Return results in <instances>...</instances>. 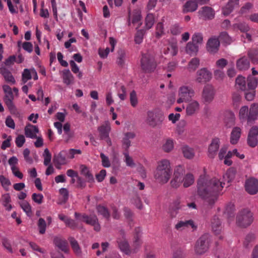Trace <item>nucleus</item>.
<instances>
[{
	"label": "nucleus",
	"instance_id": "f257e3e1",
	"mask_svg": "<svg viewBox=\"0 0 258 258\" xmlns=\"http://www.w3.org/2000/svg\"><path fill=\"white\" fill-rule=\"evenodd\" d=\"M225 185L229 186L227 178H223L220 181L216 177L208 178L205 175H201L197 180V195L212 207Z\"/></svg>",
	"mask_w": 258,
	"mask_h": 258
},
{
	"label": "nucleus",
	"instance_id": "f03ea898",
	"mask_svg": "<svg viewBox=\"0 0 258 258\" xmlns=\"http://www.w3.org/2000/svg\"><path fill=\"white\" fill-rule=\"evenodd\" d=\"M171 171L170 163L167 160L158 162V166L154 173L155 178L162 184L167 183L170 178Z\"/></svg>",
	"mask_w": 258,
	"mask_h": 258
},
{
	"label": "nucleus",
	"instance_id": "7ed1b4c3",
	"mask_svg": "<svg viewBox=\"0 0 258 258\" xmlns=\"http://www.w3.org/2000/svg\"><path fill=\"white\" fill-rule=\"evenodd\" d=\"M253 215L251 211L244 209L240 211L236 217V224L240 227L246 228L253 222Z\"/></svg>",
	"mask_w": 258,
	"mask_h": 258
},
{
	"label": "nucleus",
	"instance_id": "20e7f679",
	"mask_svg": "<svg viewBox=\"0 0 258 258\" xmlns=\"http://www.w3.org/2000/svg\"><path fill=\"white\" fill-rule=\"evenodd\" d=\"M140 62L141 69L144 73L153 72L157 67L154 57L149 54H143Z\"/></svg>",
	"mask_w": 258,
	"mask_h": 258
},
{
	"label": "nucleus",
	"instance_id": "39448f33",
	"mask_svg": "<svg viewBox=\"0 0 258 258\" xmlns=\"http://www.w3.org/2000/svg\"><path fill=\"white\" fill-rule=\"evenodd\" d=\"M210 236L205 233L202 235L197 241L195 245V252L196 254L201 255L206 252L209 247Z\"/></svg>",
	"mask_w": 258,
	"mask_h": 258
},
{
	"label": "nucleus",
	"instance_id": "423d86ee",
	"mask_svg": "<svg viewBox=\"0 0 258 258\" xmlns=\"http://www.w3.org/2000/svg\"><path fill=\"white\" fill-rule=\"evenodd\" d=\"M185 174V170L182 166L179 165L174 169L173 179L170 182L172 187L177 188L183 181V175Z\"/></svg>",
	"mask_w": 258,
	"mask_h": 258
},
{
	"label": "nucleus",
	"instance_id": "0eeeda50",
	"mask_svg": "<svg viewBox=\"0 0 258 258\" xmlns=\"http://www.w3.org/2000/svg\"><path fill=\"white\" fill-rule=\"evenodd\" d=\"M110 129V123L108 121H106L104 124L98 127L100 139L105 140L109 146H111L112 145L111 140L109 137Z\"/></svg>",
	"mask_w": 258,
	"mask_h": 258
},
{
	"label": "nucleus",
	"instance_id": "6e6552de",
	"mask_svg": "<svg viewBox=\"0 0 258 258\" xmlns=\"http://www.w3.org/2000/svg\"><path fill=\"white\" fill-rule=\"evenodd\" d=\"M215 93L214 87L212 85H206L204 87L202 95L204 103L208 104L211 103L214 99Z\"/></svg>",
	"mask_w": 258,
	"mask_h": 258
},
{
	"label": "nucleus",
	"instance_id": "1a4fd4ad",
	"mask_svg": "<svg viewBox=\"0 0 258 258\" xmlns=\"http://www.w3.org/2000/svg\"><path fill=\"white\" fill-rule=\"evenodd\" d=\"M82 220L86 224L93 226L96 231L100 230V225L99 223L98 219L95 215L88 216L85 214L82 215Z\"/></svg>",
	"mask_w": 258,
	"mask_h": 258
},
{
	"label": "nucleus",
	"instance_id": "9d476101",
	"mask_svg": "<svg viewBox=\"0 0 258 258\" xmlns=\"http://www.w3.org/2000/svg\"><path fill=\"white\" fill-rule=\"evenodd\" d=\"M220 46V40L218 37L213 36L209 38L207 43V51L211 54L218 52Z\"/></svg>",
	"mask_w": 258,
	"mask_h": 258
},
{
	"label": "nucleus",
	"instance_id": "9b49d317",
	"mask_svg": "<svg viewBox=\"0 0 258 258\" xmlns=\"http://www.w3.org/2000/svg\"><path fill=\"white\" fill-rule=\"evenodd\" d=\"M212 78V74L207 68H204L197 72L196 81L198 83H206Z\"/></svg>",
	"mask_w": 258,
	"mask_h": 258
},
{
	"label": "nucleus",
	"instance_id": "f8f14e48",
	"mask_svg": "<svg viewBox=\"0 0 258 258\" xmlns=\"http://www.w3.org/2000/svg\"><path fill=\"white\" fill-rule=\"evenodd\" d=\"M246 191L250 195H255L258 192V180L251 178L246 180L245 183Z\"/></svg>",
	"mask_w": 258,
	"mask_h": 258
},
{
	"label": "nucleus",
	"instance_id": "ddd939ff",
	"mask_svg": "<svg viewBox=\"0 0 258 258\" xmlns=\"http://www.w3.org/2000/svg\"><path fill=\"white\" fill-rule=\"evenodd\" d=\"M258 126H253L249 130L247 136V144L251 147H254L257 144Z\"/></svg>",
	"mask_w": 258,
	"mask_h": 258
},
{
	"label": "nucleus",
	"instance_id": "4468645a",
	"mask_svg": "<svg viewBox=\"0 0 258 258\" xmlns=\"http://www.w3.org/2000/svg\"><path fill=\"white\" fill-rule=\"evenodd\" d=\"M200 18L203 20H211L214 18L215 13L213 9L209 7L205 6L198 12Z\"/></svg>",
	"mask_w": 258,
	"mask_h": 258
},
{
	"label": "nucleus",
	"instance_id": "2eb2a0df",
	"mask_svg": "<svg viewBox=\"0 0 258 258\" xmlns=\"http://www.w3.org/2000/svg\"><path fill=\"white\" fill-rule=\"evenodd\" d=\"M163 118L162 117L157 119L156 115L153 111H148L146 122L151 127H155L157 125L160 124Z\"/></svg>",
	"mask_w": 258,
	"mask_h": 258
},
{
	"label": "nucleus",
	"instance_id": "dca6fc26",
	"mask_svg": "<svg viewBox=\"0 0 258 258\" xmlns=\"http://www.w3.org/2000/svg\"><path fill=\"white\" fill-rule=\"evenodd\" d=\"M219 146L220 139L218 138L213 139L208 148V156L210 158H214L216 155Z\"/></svg>",
	"mask_w": 258,
	"mask_h": 258
},
{
	"label": "nucleus",
	"instance_id": "f3484780",
	"mask_svg": "<svg viewBox=\"0 0 258 258\" xmlns=\"http://www.w3.org/2000/svg\"><path fill=\"white\" fill-rule=\"evenodd\" d=\"M195 94L194 91L187 87L183 86L180 88L178 95L185 100V102L189 101Z\"/></svg>",
	"mask_w": 258,
	"mask_h": 258
},
{
	"label": "nucleus",
	"instance_id": "a211bd4d",
	"mask_svg": "<svg viewBox=\"0 0 258 258\" xmlns=\"http://www.w3.org/2000/svg\"><path fill=\"white\" fill-rule=\"evenodd\" d=\"M80 173L83 175L87 182L89 183L94 182V178L92 173L89 168L85 165L82 164L80 166Z\"/></svg>",
	"mask_w": 258,
	"mask_h": 258
},
{
	"label": "nucleus",
	"instance_id": "6ab92c4d",
	"mask_svg": "<svg viewBox=\"0 0 258 258\" xmlns=\"http://www.w3.org/2000/svg\"><path fill=\"white\" fill-rule=\"evenodd\" d=\"M117 242L120 250L126 255H130L132 253L129 243L126 238L117 239Z\"/></svg>",
	"mask_w": 258,
	"mask_h": 258
},
{
	"label": "nucleus",
	"instance_id": "aec40b11",
	"mask_svg": "<svg viewBox=\"0 0 258 258\" xmlns=\"http://www.w3.org/2000/svg\"><path fill=\"white\" fill-rule=\"evenodd\" d=\"M53 243L61 251L65 253L68 252L69 248L66 240L59 237H55L53 239Z\"/></svg>",
	"mask_w": 258,
	"mask_h": 258
},
{
	"label": "nucleus",
	"instance_id": "412c9836",
	"mask_svg": "<svg viewBox=\"0 0 258 258\" xmlns=\"http://www.w3.org/2000/svg\"><path fill=\"white\" fill-rule=\"evenodd\" d=\"M66 153L67 152L66 151H62L57 155L54 156L53 161L55 163V166L57 168L60 169V165H63L66 163Z\"/></svg>",
	"mask_w": 258,
	"mask_h": 258
},
{
	"label": "nucleus",
	"instance_id": "4be33fe9",
	"mask_svg": "<svg viewBox=\"0 0 258 258\" xmlns=\"http://www.w3.org/2000/svg\"><path fill=\"white\" fill-rule=\"evenodd\" d=\"M71 246L75 252V253L78 256L81 257L82 255V252L81 248L78 242V241L75 239L74 237L70 236L68 238Z\"/></svg>",
	"mask_w": 258,
	"mask_h": 258
},
{
	"label": "nucleus",
	"instance_id": "5701e85b",
	"mask_svg": "<svg viewBox=\"0 0 258 258\" xmlns=\"http://www.w3.org/2000/svg\"><path fill=\"white\" fill-rule=\"evenodd\" d=\"M0 73L3 76L6 82L13 84H15L16 81L15 78L8 69L2 67L0 68Z\"/></svg>",
	"mask_w": 258,
	"mask_h": 258
},
{
	"label": "nucleus",
	"instance_id": "b1692460",
	"mask_svg": "<svg viewBox=\"0 0 258 258\" xmlns=\"http://www.w3.org/2000/svg\"><path fill=\"white\" fill-rule=\"evenodd\" d=\"M247 54L249 59L253 64H258V47L249 49Z\"/></svg>",
	"mask_w": 258,
	"mask_h": 258
},
{
	"label": "nucleus",
	"instance_id": "393cba45",
	"mask_svg": "<svg viewBox=\"0 0 258 258\" xmlns=\"http://www.w3.org/2000/svg\"><path fill=\"white\" fill-rule=\"evenodd\" d=\"M236 66L241 71L247 70L250 67L249 60L245 56L242 57L237 60Z\"/></svg>",
	"mask_w": 258,
	"mask_h": 258
},
{
	"label": "nucleus",
	"instance_id": "a878e982",
	"mask_svg": "<svg viewBox=\"0 0 258 258\" xmlns=\"http://www.w3.org/2000/svg\"><path fill=\"white\" fill-rule=\"evenodd\" d=\"M224 122L227 127H230L234 124L235 117L233 112L227 111L224 113Z\"/></svg>",
	"mask_w": 258,
	"mask_h": 258
},
{
	"label": "nucleus",
	"instance_id": "bb28decb",
	"mask_svg": "<svg viewBox=\"0 0 258 258\" xmlns=\"http://www.w3.org/2000/svg\"><path fill=\"white\" fill-rule=\"evenodd\" d=\"M212 230L215 234H219L221 231V223L219 218L214 216L211 220Z\"/></svg>",
	"mask_w": 258,
	"mask_h": 258
},
{
	"label": "nucleus",
	"instance_id": "cd10ccee",
	"mask_svg": "<svg viewBox=\"0 0 258 258\" xmlns=\"http://www.w3.org/2000/svg\"><path fill=\"white\" fill-rule=\"evenodd\" d=\"M258 115V104L253 103L248 109V122L255 120Z\"/></svg>",
	"mask_w": 258,
	"mask_h": 258
},
{
	"label": "nucleus",
	"instance_id": "c85d7f7f",
	"mask_svg": "<svg viewBox=\"0 0 258 258\" xmlns=\"http://www.w3.org/2000/svg\"><path fill=\"white\" fill-rule=\"evenodd\" d=\"M183 7V12L185 13L188 12H195L198 9V6L196 1H188L184 5Z\"/></svg>",
	"mask_w": 258,
	"mask_h": 258
},
{
	"label": "nucleus",
	"instance_id": "c756f323",
	"mask_svg": "<svg viewBox=\"0 0 258 258\" xmlns=\"http://www.w3.org/2000/svg\"><path fill=\"white\" fill-rule=\"evenodd\" d=\"M241 135V129L239 127H235L233 128L230 137V143L233 144H236L240 137Z\"/></svg>",
	"mask_w": 258,
	"mask_h": 258
},
{
	"label": "nucleus",
	"instance_id": "7c9ffc66",
	"mask_svg": "<svg viewBox=\"0 0 258 258\" xmlns=\"http://www.w3.org/2000/svg\"><path fill=\"white\" fill-rule=\"evenodd\" d=\"M199 109V104L196 101H194L189 103L186 108V115L190 116L193 115Z\"/></svg>",
	"mask_w": 258,
	"mask_h": 258
},
{
	"label": "nucleus",
	"instance_id": "2f4dec72",
	"mask_svg": "<svg viewBox=\"0 0 258 258\" xmlns=\"http://www.w3.org/2000/svg\"><path fill=\"white\" fill-rule=\"evenodd\" d=\"M180 202L176 200L173 202L170 209V214L172 218L176 217L178 214V210L180 209Z\"/></svg>",
	"mask_w": 258,
	"mask_h": 258
},
{
	"label": "nucleus",
	"instance_id": "473e14b6",
	"mask_svg": "<svg viewBox=\"0 0 258 258\" xmlns=\"http://www.w3.org/2000/svg\"><path fill=\"white\" fill-rule=\"evenodd\" d=\"M63 81L67 85L74 83V78L69 70H64L62 75Z\"/></svg>",
	"mask_w": 258,
	"mask_h": 258
},
{
	"label": "nucleus",
	"instance_id": "72a5a7b5",
	"mask_svg": "<svg viewBox=\"0 0 258 258\" xmlns=\"http://www.w3.org/2000/svg\"><path fill=\"white\" fill-rule=\"evenodd\" d=\"M236 174V169L234 167L230 168L223 175V178H227V183H229L234 179Z\"/></svg>",
	"mask_w": 258,
	"mask_h": 258
},
{
	"label": "nucleus",
	"instance_id": "f704fd0d",
	"mask_svg": "<svg viewBox=\"0 0 258 258\" xmlns=\"http://www.w3.org/2000/svg\"><path fill=\"white\" fill-rule=\"evenodd\" d=\"M199 50V46L192 42H189L186 44V51L190 55L196 54Z\"/></svg>",
	"mask_w": 258,
	"mask_h": 258
},
{
	"label": "nucleus",
	"instance_id": "c9c22d12",
	"mask_svg": "<svg viewBox=\"0 0 258 258\" xmlns=\"http://www.w3.org/2000/svg\"><path fill=\"white\" fill-rule=\"evenodd\" d=\"M97 212L101 215L104 218H106L107 220L110 219V213L108 209L103 206L99 205L96 207Z\"/></svg>",
	"mask_w": 258,
	"mask_h": 258
},
{
	"label": "nucleus",
	"instance_id": "e433bc0d",
	"mask_svg": "<svg viewBox=\"0 0 258 258\" xmlns=\"http://www.w3.org/2000/svg\"><path fill=\"white\" fill-rule=\"evenodd\" d=\"M189 226H191L192 228L195 227L194 222L191 220L179 221L175 225V228L177 230H179Z\"/></svg>",
	"mask_w": 258,
	"mask_h": 258
},
{
	"label": "nucleus",
	"instance_id": "4c0bfd02",
	"mask_svg": "<svg viewBox=\"0 0 258 258\" xmlns=\"http://www.w3.org/2000/svg\"><path fill=\"white\" fill-rule=\"evenodd\" d=\"M195 181L194 175L191 173L186 174L183 178V185L184 187H188L192 185Z\"/></svg>",
	"mask_w": 258,
	"mask_h": 258
},
{
	"label": "nucleus",
	"instance_id": "58836bf2",
	"mask_svg": "<svg viewBox=\"0 0 258 258\" xmlns=\"http://www.w3.org/2000/svg\"><path fill=\"white\" fill-rule=\"evenodd\" d=\"M235 83L237 88L242 91H245L246 90V86L244 77L241 76H238L236 79Z\"/></svg>",
	"mask_w": 258,
	"mask_h": 258
},
{
	"label": "nucleus",
	"instance_id": "ea45409f",
	"mask_svg": "<svg viewBox=\"0 0 258 258\" xmlns=\"http://www.w3.org/2000/svg\"><path fill=\"white\" fill-rule=\"evenodd\" d=\"M3 89L5 93L4 101L8 100V99L14 100V97L11 88L7 85H4L3 86Z\"/></svg>",
	"mask_w": 258,
	"mask_h": 258
},
{
	"label": "nucleus",
	"instance_id": "a19ab883",
	"mask_svg": "<svg viewBox=\"0 0 258 258\" xmlns=\"http://www.w3.org/2000/svg\"><path fill=\"white\" fill-rule=\"evenodd\" d=\"M117 53V64L120 67H122L124 64L125 52L124 50L120 49L118 50Z\"/></svg>",
	"mask_w": 258,
	"mask_h": 258
},
{
	"label": "nucleus",
	"instance_id": "79ce46f5",
	"mask_svg": "<svg viewBox=\"0 0 258 258\" xmlns=\"http://www.w3.org/2000/svg\"><path fill=\"white\" fill-rule=\"evenodd\" d=\"M200 65V60L198 58H194L189 62L188 70L189 72H194Z\"/></svg>",
	"mask_w": 258,
	"mask_h": 258
},
{
	"label": "nucleus",
	"instance_id": "37998d69",
	"mask_svg": "<svg viewBox=\"0 0 258 258\" xmlns=\"http://www.w3.org/2000/svg\"><path fill=\"white\" fill-rule=\"evenodd\" d=\"M182 150L183 155L186 158L192 159L195 156V153L193 149L189 148L188 146L183 147Z\"/></svg>",
	"mask_w": 258,
	"mask_h": 258
},
{
	"label": "nucleus",
	"instance_id": "c03bdc74",
	"mask_svg": "<svg viewBox=\"0 0 258 258\" xmlns=\"http://www.w3.org/2000/svg\"><path fill=\"white\" fill-rule=\"evenodd\" d=\"M20 205L21 208L28 216H31L32 214L31 207L27 201H24L23 202L20 203Z\"/></svg>",
	"mask_w": 258,
	"mask_h": 258
},
{
	"label": "nucleus",
	"instance_id": "a18cd8bd",
	"mask_svg": "<svg viewBox=\"0 0 258 258\" xmlns=\"http://www.w3.org/2000/svg\"><path fill=\"white\" fill-rule=\"evenodd\" d=\"M240 119L247 120L248 122V108L247 106H242L239 110Z\"/></svg>",
	"mask_w": 258,
	"mask_h": 258
},
{
	"label": "nucleus",
	"instance_id": "49530a36",
	"mask_svg": "<svg viewBox=\"0 0 258 258\" xmlns=\"http://www.w3.org/2000/svg\"><path fill=\"white\" fill-rule=\"evenodd\" d=\"M247 87L250 90H254L257 85V79L253 77L247 78Z\"/></svg>",
	"mask_w": 258,
	"mask_h": 258
},
{
	"label": "nucleus",
	"instance_id": "de8ad7c7",
	"mask_svg": "<svg viewBox=\"0 0 258 258\" xmlns=\"http://www.w3.org/2000/svg\"><path fill=\"white\" fill-rule=\"evenodd\" d=\"M222 43L230 44L231 42V38L226 32H222L218 37Z\"/></svg>",
	"mask_w": 258,
	"mask_h": 258
},
{
	"label": "nucleus",
	"instance_id": "09e8293b",
	"mask_svg": "<svg viewBox=\"0 0 258 258\" xmlns=\"http://www.w3.org/2000/svg\"><path fill=\"white\" fill-rule=\"evenodd\" d=\"M145 33V31L143 29L137 31L135 36V42L136 43L139 44L142 43Z\"/></svg>",
	"mask_w": 258,
	"mask_h": 258
},
{
	"label": "nucleus",
	"instance_id": "8fccbe9b",
	"mask_svg": "<svg viewBox=\"0 0 258 258\" xmlns=\"http://www.w3.org/2000/svg\"><path fill=\"white\" fill-rule=\"evenodd\" d=\"M130 101L132 106L136 107L138 104V99L136 92L133 90L130 94Z\"/></svg>",
	"mask_w": 258,
	"mask_h": 258
},
{
	"label": "nucleus",
	"instance_id": "3c124183",
	"mask_svg": "<svg viewBox=\"0 0 258 258\" xmlns=\"http://www.w3.org/2000/svg\"><path fill=\"white\" fill-rule=\"evenodd\" d=\"M154 23V17L152 14L147 15L145 19V24L147 29H150Z\"/></svg>",
	"mask_w": 258,
	"mask_h": 258
},
{
	"label": "nucleus",
	"instance_id": "603ef678",
	"mask_svg": "<svg viewBox=\"0 0 258 258\" xmlns=\"http://www.w3.org/2000/svg\"><path fill=\"white\" fill-rule=\"evenodd\" d=\"M38 227L39 228V233L41 234H44L46 230V223L44 219L42 218L39 219L38 222Z\"/></svg>",
	"mask_w": 258,
	"mask_h": 258
},
{
	"label": "nucleus",
	"instance_id": "864d4df0",
	"mask_svg": "<svg viewBox=\"0 0 258 258\" xmlns=\"http://www.w3.org/2000/svg\"><path fill=\"white\" fill-rule=\"evenodd\" d=\"M132 245L133 248L131 249L133 253H136L140 246V238L138 234L135 236Z\"/></svg>",
	"mask_w": 258,
	"mask_h": 258
},
{
	"label": "nucleus",
	"instance_id": "5fc2aeb1",
	"mask_svg": "<svg viewBox=\"0 0 258 258\" xmlns=\"http://www.w3.org/2000/svg\"><path fill=\"white\" fill-rule=\"evenodd\" d=\"M43 156L44 157V164L45 166L48 165L51 161V155L47 148L44 150Z\"/></svg>",
	"mask_w": 258,
	"mask_h": 258
},
{
	"label": "nucleus",
	"instance_id": "6e6d98bb",
	"mask_svg": "<svg viewBox=\"0 0 258 258\" xmlns=\"http://www.w3.org/2000/svg\"><path fill=\"white\" fill-rule=\"evenodd\" d=\"M59 193L62 195L61 202L59 204H64L67 202L69 198V191L65 188H61L59 189Z\"/></svg>",
	"mask_w": 258,
	"mask_h": 258
},
{
	"label": "nucleus",
	"instance_id": "4d7b16f0",
	"mask_svg": "<svg viewBox=\"0 0 258 258\" xmlns=\"http://www.w3.org/2000/svg\"><path fill=\"white\" fill-rule=\"evenodd\" d=\"M255 236L253 233L248 234L245 238V240L243 242L244 246L247 248H248L249 243L254 240Z\"/></svg>",
	"mask_w": 258,
	"mask_h": 258
},
{
	"label": "nucleus",
	"instance_id": "13d9d810",
	"mask_svg": "<svg viewBox=\"0 0 258 258\" xmlns=\"http://www.w3.org/2000/svg\"><path fill=\"white\" fill-rule=\"evenodd\" d=\"M13 100H9L4 101L8 109L11 113L15 114L17 113V108L13 102Z\"/></svg>",
	"mask_w": 258,
	"mask_h": 258
},
{
	"label": "nucleus",
	"instance_id": "bf43d9fd",
	"mask_svg": "<svg viewBox=\"0 0 258 258\" xmlns=\"http://www.w3.org/2000/svg\"><path fill=\"white\" fill-rule=\"evenodd\" d=\"M234 211V204L230 203L227 206L225 213L229 217H233Z\"/></svg>",
	"mask_w": 258,
	"mask_h": 258
},
{
	"label": "nucleus",
	"instance_id": "052dcab7",
	"mask_svg": "<svg viewBox=\"0 0 258 258\" xmlns=\"http://www.w3.org/2000/svg\"><path fill=\"white\" fill-rule=\"evenodd\" d=\"M203 38L201 33H195L192 37V42L197 45L203 43Z\"/></svg>",
	"mask_w": 258,
	"mask_h": 258
},
{
	"label": "nucleus",
	"instance_id": "680f3d73",
	"mask_svg": "<svg viewBox=\"0 0 258 258\" xmlns=\"http://www.w3.org/2000/svg\"><path fill=\"white\" fill-rule=\"evenodd\" d=\"M25 134L27 137L34 139L37 137L36 135L33 133V128L28 126V125L25 127Z\"/></svg>",
	"mask_w": 258,
	"mask_h": 258
},
{
	"label": "nucleus",
	"instance_id": "e2e57ef3",
	"mask_svg": "<svg viewBox=\"0 0 258 258\" xmlns=\"http://www.w3.org/2000/svg\"><path fill=\"white\" fill-rule=\"evenodd\" d=\"M125 157V162L128 166L134 167L135 164L131 157L129 156L128 152H125L123 153Z\"/></svg>",
	"mask_w": 258,
	"mask_h": 258
},
{
	"label": "nucleus",
	"instance_id": "0e129e2a",
	"mask_svg": "<svg viewBox=\"0 0 258 258\" xmlns=\"http://www.w3.org/2000/svg\"><path fill=\"white\" fill-rule=\"evenodd\" d=\"M86 179L78 175L77 177V187L81 189L84 188L86 186Z\"/></svg>",
	"mask_w": 258,
	"mask_h": 258
},
{
	"label": "nucleus",
	"instance_id": "69168bd1",
	"mask_svg": "<svg viewBox=\"0 0 258 258\" xmlns=\"http://www.w3.org/2000/svg\"><path fill=\"white\" fill-rule=\"evenodd\" d=\"M0 182L3 187L8 190V187L11 184L10 180L4 175H0Z\"/></svg>",
	"mask_w": 258,
	"mask_h": 258
},
{
	"label": "nucleus",
	"instance_id": "338daca9",
	"mask_svg": "<svg viewBox=\"0 0 258 258\" xmlns=\"http://www.w3.org/2000/svg\"><path fill=\"white\" fill-rule=\"evenodd\" d=\"M32 78L29 70L25 69L22 74V81L23 83H26L28 80Z\"/></svg>",
	"mask_w": 258,
	"mask_h": 258
},
{
	"label": "nucleus",
	"instance_id": "774afa93",
	"mask_svg": "<svg viewBox=\"0 0 258 258\" xmlns=\"http://www.w3.org/2000/svg\"><path fill=\"white\" fill-rule=\"evenodd\" d=\"M32 199L36 203L41 204L43 201V196L40 194L34 193L32 196Z\"/></svg>",
	"mask_w": 258,
	"mask_h": 258
}]
</instances>
